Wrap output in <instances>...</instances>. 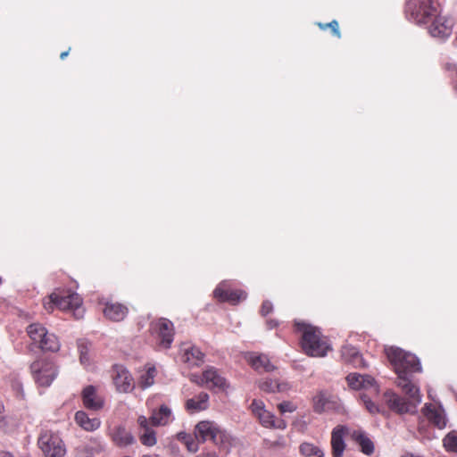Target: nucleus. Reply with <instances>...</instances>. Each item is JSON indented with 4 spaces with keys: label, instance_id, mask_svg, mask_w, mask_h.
Wrapping results in <instances>:
<instances>
[{
    "label": "nucleus",
    "instance_id": "obj_11",
    "mask_svg": "<svg viewBox=\"0 0 457 457\" xmlns=\"http://www.w3.org/2000/svg\"><path fill=\"white\" fill-rule=\"evenodd\" d=\"M345 379L348 386L353 390L372 389L374 392H378L376 381L370 375L353 372L348 374Z\"/></svg>",
    "mask_w": 457,
    "mask_h": 457
},
{
    "label": "nucleus",
    "instance_id": "obj_49",
    "mask_svg": "<svg viewBox=\"0 0 457 457\" xmlns=\"http://www.w3.org/2000/svg\"><path fill=\"white\" fill-rule=\"evenodd\" d=\"M69 54V50L62 52L60 55L61 59H64Z\"/></svg>",
    "mask_w": 457,
    "mask_h": 457
},
{
    "label": "nucleus",
    "instance_id": "obj_46",
    "mask_svg": "<svg viewBox=\"0 0 457 457\" xmlns=\"http://www.w3.org/2000/svg\"><path fill=\"white\" fill-rule=\"evenodd\" d=\"M447 69L449 71H452L454 73L455 79H456V87H457V65L456 64H449L447 66Z\"/></svg>",
    "mask_w": 457,
    "mask_h": 457
},
{
    "label": "nucleus",
    "instance_id": "obj_27",
    "mask_svg": "<svg viewBox=\"0 0 457 457\" xmlns=\"http://www.w3.org/2000/svg\"><path fill=\"white\" fill-rule=\"evenodd\" d=\"M352 438L359 445L361 452L366 455H370L374 452L373 442L361 430H354L352 433Z\"/></svg>",
    "mask_w": 457,
    "mask_h": 457
},
{
    "label": "nucleus",
    "instance_id": "obj_20",
    "mask_svg": "<svg viewBox=\"0 0 457 457\" xmlns=\"http://www.w3.org/2000/svg\"><path fill=\"white\" fill-rule=\"evenodd\" d=\"M204 358V353L199 348L187 344L181 346V360L189 366H198Z\"/></svg>",
    "mask_w": 457,
    "mask_h": 457
},
{
    "label": "nucleus",
    "instance_id": "obj_39",
    "mask_svg": "<svg viewBox=\"0 0 457 457\" xmlns=\"http://www.w3.org/2000/svg\"><path fill=\"white\" fill-rule=\"evenodd\" d=\"M319 26L322 29H325L327 28H331L334 35L337 36V37H340V31H339V29H338V23H337V21L336 20L330 21L329 23H326V24L319 23Z\"/></svg>",
    "mask_w": 457,
    "mask_h": 457
},
{
    "label": "nucleus",
    "instance_id": "obj_18",
    "mask_svg": "<svg viewBox=\"0 0 457 457\" xmlns=\"http://www.w3.org/2000/svg\"><path fill=\"white\" fill-rule=\"evenodd\" d=\"M173 420L172 411L165 404L161 405L159 409H154L150 416L151 424L155 427L167 426Z\"/></svg>",
    "mask_w": 457,
    "mask_h": 457
},
{
    "label": "nucleus",
    "instance_id": "obj_3",
    "mask_svg": "<svg viewBox=\"0 0 457 457\" xmlns=\"http://www.w3.org/2000/svg\"><path fill=\"white\" fill-rule=\"evenodd\" d=\"M43 304L48 312H52L56 307L62 311L73 310L77 318H80L83 315L81 308L82 299L77 293L55 290L47 299L44 300Z\"/></svg>",
    "mask_w": 457,
    "mask_h": 457
},
{
    "label": "nucleus",
    "instance_id": "obj_37",
    "mask_svg": "<svg viewBox=\"0 0 457 457\" xmlns=\"http://www.w3.org/2000/svg\"><path fill=\"white\" fill-rule=\"evenodd\" d=\"M252 412L255 417L258 416V413H262V411H265V405L262 401L253 400L250 406Z\"/></svg>",
    "mask_w": 457,
    "mask_h": 457
},
{
    "label": "nucleus",
    "instance_id": "obj_45",
    "mask_svg": "<svg viewBox=\"0 0 457 457\" xmlns=\"http://www.w3.org/2000/svg\"><path fill=\"white\" fill-rule=\"evenodd\" d=\"M196 457H219V456L214 452H206V453H202L201 454H199Z\"/></svg>",
    "mask_w": 457,
    "mask_h": 457
},
{
    "label": "nucleus",
    "instance_id": "obj_8",
    "mask_svg": "<svg viewBox=\"0 0 457 457\" xmlns=\"http://www.w3.org/2000/svg\"><path fill=\"white\" fill-rule=\"evenodd\" d=\"M112 379L119 393L128 394L135 388L134 379L130 372L121 365L114 366Z\"/></svg>",
    "mask_w": 457,
    "mask_h": 457
},
{
    "label": "nucleus",
    "instance_id": "obj_47",
    "mask_svg": "<svg viewBox=\"0 0 457 457\" xmlns=\"http://www.w3.org/2000/svg\"><path fill=\"white\" fill-rule=\"evenodd\" d=\"M267 324H268L269 328L271 329V328H274L278 325V322L273 320H270L267 321Z\"/></svg>",
    "mask_w": 457,
    "mask_h": 457
},
{
    "label": "nucleus",
    "instance_id": "obj_4",
    "mask_svg": "<svg viewBox=\"0 0 457 457\" xmlns=\"http://www.w3.org/2000/svg\"><path fill=\"white\" fill-rule=\"evenodd\" d=\"M439 9V4L432 0H408L405 14L410 21L421 26L428 24L429 19L436 15Z\"/></svg>",
    "mask_w": 457,
    "mask_h": 457
},
{
    "label": "nucleus",
    "instance_id": "obj_30",
    "mask_svg": "<svg viewBox=\"0 0 457 457\" xmlns=\"http://www.w3.org/2000/svg\"><path fill=\"white\" fill-rule=\"evenodd\" d=\"M313 410L317 413L324 412L329 404V395L326 391H320L312 399Z\"/></svg>",
    "mask_w": 457,
    "mask_h": 457
},
{
    "label": "nucleus",
    "instance_id": "obj_1",
    "mask_svg": "<svg viewBox=\"0 0 457 457\" xmlns=\"http://www.w3.org/2000/svg\"><path fill=\"white\" fill-rule=\"evenodd\" d=\"M385 353L397 374L396 385L405 395L402 396L393 391L386 392L384 399L386 405L392 411L401 415L417 413L422 395L412 376L422 371L420 360L399 347L387 346Z\"/></svg>",
    "mask_w": 457,
    "mask_h": 457
},
{
    "label": "nucleus",
    "instance_id": "obj_21",
    "mask_svg": "<svg viewBox=\"0 0 457 457\" xmlns=\"http://www.w3.org/2000/svg\"><path fill=\"white\" fill-rule=\"evenodd\" d=\"M247 360L251 366L259 372H271L276 370L265 354L250 353Z\"/></svg>",
    "mask_w": 457,
    "mask_h": 457
},
{
    "label": "nucleus",
    "instance_id": "obj_17",
    "mask_svg": "<svg viewBox=\"0 0 457 457\" xmlns=\"http://www.w3.org/2000/svg\"><path fill=\"white\" fill-rule=\"evenodd\" d=\"M258 387L265 393H284L291 389L287 381L279 382L277 379L265 378L258 381Z\"/></svg>",
    "mask_w": 457,
    "mask_h": 457
},
{
    "label": "nucleus",
    "instance_id": "obj_16",
    "mask_svg": "<svg viewBox=\"0 0 457 457\" xmlns=\"http://www.w3.org/2000/svg\"><path fill=\"white\" fill-rule=\"evenodd\" d=\"M112 442L119 447H125L135 443V437L126 428L119 425L109 430Z\"/></svg>",
    "mask_w": 457,
    "mask_h": 457
},
{
    "label": "nucleus",
    "instance_id": "obj_44",
    "mask_svg": "<svg viewBox=\"0 0 457 457\" xmlns=\"http://www.w3.org/2000/svg\"><path fill=\"white\" fill-rule=\"evenodd\" d=\"M5 411L3 403L0 401V428H4L6 425L5 421Z\"/></svg>",
    "mask_w": 457,
    "mask_h": 457
},
{
    "label": "nucleus",
    "instance_id": "obj_26",
    "mask_svg": "<svg viewBox=\"0 0 457 457\" xmlns=\"http://www.w3.org/2000/svg\"><path fill=\"white\" fill-rule=\"evenodd\" d=\"M35 344L38 345L39 348L43 351L56 352L60 349V342L57 337L47 330L46 331V336L42 335Z\"/></svg>",
    "mask_w": 457,
    "mask_h": 457
},
{
    "label": "nucleus",
    "instance_id": "obj_9",
    "mask_svg": "<svg viewBox=\"0 0 457 457\" xmlns=\"http://www.w3.org/2000/svg\"><path fill=\"white\" fill-rule=\"evenodd\" d=\"M220 433L219 426L210 420L200 421L195 428V437L198 438L199 442L203 443L211 440L214 444H218V437Z\"/></svg>",
    "mask_w": 457,
    "mask_h": 457
},
{
    "label": "nucleus",
    "instance_id": "obj_29",
    "mask_svg": "<svg viewBox=\"0 0 457 457\" xmlns=\"http://www.w3.org/2000/svg\"><path fill=\"white\" fill-rule=\"evenodd\" d=\"M177 439L183 443L190 453H195L199 450V440L195 437V435L193 436L181 431L177 434Z\"/></svg>",
    "mask_w": 457,
    "mask_h": 457
},
{
    "label": "nucleus",
    "instance_id": "obj_35",
    "mask_svg": "<svg viewBox=\"0 0 457 457\" xmlns=\"http://www.w3.org/2000/svg\"><path fill=\"white\" fill-rule=\"evenodd\" d=\"M443 443L447 451L457 453V431L449 432L445 436Z\"/></svg>",
    "mask_w": 457,
    "mask_h": 457
},
{
    "label": "nucleus",
    "instance_id": "obj_50",
    "mask_svg": "<svg viewBox=\"0 0 457 457\" xmlns=\"http://www.w3.org/2000/svg\"><path fill=\"white\" fill-rule=\"evenodd\" d=\"M142 457H160V456L157 454H145V455H143Z\"/></svg>",
    "mask_w": 457,
    "mask_h": 457
},
{
    "label": "nucleus",
    "instance_id": "obj_42",
    "mask_svg": "<svg viewBox=\"0 0 457 457\" xmlns=\"http://www.w3.org/2000/svg\"><path fill=\"white\" fill-rule=\"evenodd\" d=\"M137 423H138V426L140 427V428L143 429V430H145L146 428H151V427H150V424H151L150 418L147 419L144 415H141V416L138 417Z\"/></svg>",
    "mask_w": 457,
    "mask_h": 457
},
{
    "label": "nucleus",
    "instance_id": "obj_12",
    "mask_svg": "<svg viewBox=\"0 0 457 457\" xmlns=\"http://www.w3.org/2000/svg\"><path fill=\"white\" fill-rule=\"evenodd\" d=\"M154 330L157 333L159 344L163 348H170L173 341V324L166 319L159 320L154 325Z\"/></svg>",
    "mask_w": 457,
    "mask_h": 457
},
{
    "label": "nucleus",
    "instance_id": "obj_22",
    "mask_svg": "<svg viewBox=\"0 0 457 457\" xmlns=\"http://www.w3.org/2000/svg\"><path fill=\"white\" fill-rule=\"evenodd\" d=\"M128 313V308L120 303H107L104 309V316L112 320H122Z\"/></svg>",
    "mask_w": 457,
    "mask_h": 457
},
{
    "label": "nucleus",
    "instance_id": "obj_40",
    "mask_svg": "<svg viewBox=\"0 0 457 457\" xmlns=\"http://www.w3.org/2000/svg\"><path fill=\"white\" fill-rule=\"evenodd\" d=\"M12 388L16 393L17 396L24 397L23 385L19 379L15 378L12 381Z\"/></svg>",
    "mask_w": 457,
    "mask_h": 457
},
{
    "label": "nucleus",
    "instance_id": "obj_25",
    "mask_svg": "<svg viewBox=\"0 0 457 457\" xmlns=\"http://www.w3.org/2000/svg\"><path fill=\"white\" fill-rule=\"evenodd\" d=\"M75 420L80 428L87 431H95L101 425V420L98 418H89L83 411L76 412Z\"/></svg>",
    "mask_w": 457,
    "mask_h": 457
},
{
    "label": "nucleus",
    "instance_id": "obj_2",
    "mask_svg": "<svg viewBox=\"0 0 457 457\" xmlns=\"http://www.w3.org/2000/svg\"><path fill=\"white\" fill-rule=\"evenodd\" d=\"M296 328L302 333L301 345L303 352L312 357H324L329 350V345L322 337L320 331L304 323H295Z\"/></svg>",
    "mask_w": 457,
    "mask_h": 457
},
{
    "label": "nucleus",
    "instance_id": "obj_48",
    "mask_svg": "<svg viewBox=\"0 0 457 457\" xmlns=\"http://www.w3.org/2000/svg\"><path fill=\"white\" fill-rule=\"evenodd\" d=\"M0 457H13V455L11 453L8 452H1Z\"/></svg>",
    "mask_w": 457,
    "mask_h": 457
},
{
    "label": "nucleus",
    "instance_id": "obj_31",
    "mask_svg": "<svg viewBox=\"0 0 457 457\" xmlns=\"http://www.w3.org/2000/svg\"><path fill=\"white\" fill-rule=\"evenodd\" d=\"M299 452L303 457H321L325 454L318 445L309 442H303L299 446Z\"/></svg>",
    "mask_w": 457,
    "mask_h": 457
},
{
    "label": "nucleus",
    "instance_id": "obj_24",
    "mask_svg": "<svg viewBox=\"0 0 457 457\" xmlns=\"http://www.w3.org/2000/svg\"><path fill=\"white\" fill-rule=\"evenodd\" d=\"M341 355L345 362L352 364L353 367L365 366L361 355L354 346H344L341 350Z\"/></svg>",
    "mask_w": 457,
    "mask_h": 457
},
{
    "label": "nucleus",
    "instance_id": "obj_32",
    "mask_svg": "<svg viewBox=\"0 0 457 457\" xmlns=\"http://www.w3.org/2000/svg\"><path fill=\"white\" fill-rule=\"evenodd\" d=\"M156 375V369L150 367L147 370L141 375L138 385L142 389H146L152 386L154 383V378Z\"/></svg>",
    "mask_w": 457,
    "mask_h": 457
},
{
    "label": "nucleus",
    "instance_id": "obj_52",
    "mask_svg": "<svg viewBox=\"0 0 457 457\" xmlns=\"http://www.w3.org/2000/svg\"><path fill=\"white\" fill-rule=\"evenodd\" d=\"M428 395H429V396H431V392H430V390H428Z\"/></svg>",
    "mask_w": 457,
    "mask_h": 457
},
{
    "label": "nucleus",
    "instance_id": "obj_51",
    "mask_svg": "<svg viewBox=\"0 0 457 457\" xmlns=\"http://www.w3.org/2000/svg\"><path fill=\"white\" fill-rule=\"evenodd\" d=\"M403 457H420V456H417L412 453H406Z\"/></svg>",
    "mask_w": 457,
    "mask_h": 457
},
{
    "label": "nucleus",
    "instance_id": "obj_7",
    "mask_svg": "<svg viewBox=\"0 0 457 457\" xmlns=\"http://www.w3.org/2000/svg\"><path fill=\"white\" fill-rule=\"evenodd\" d=\"M427 29L431 37L438 39L449 37L453 31V22L451 19L441 14V8L429 19Z\"/></svg>",
    "mask_w": 457,
    "mask_h": 457
},
{
    "label": "nucleus",
    "instance_id": "obj_10",
    "mask_svg": "<svg viewBox=\"0 0 457 457\" xmlns=\"http://www.w3.org/2000/svg\"><path fill=\"white\" fill-rule=\"evenodd\" d=\"M213 295L220 302H228L232 304H237L246 297V294L242 290H228L226 281L217 286L213 291Z\"/></svg>",
    "mask_w": 457,
    "mask_h": 457
},
{
    "label": "nucleus",
    "instance_id": "obj_15",
    "mask_svg": "<svg viewBox=\"0 0 457 457\" xmlns=\"http://www.w3.org/2000/svg\"><path fill=\"white\" fill-rule=\"evenodd\" d=\"M82 401L84 406L92 411H99L104 407V399L96 393L94 386H87L82 391Z\"/></svg>",
    "mask_w": 457,
    "mask_h": 457
},
{
    "label": "nucleus",
    "instance_id": "obj_53",
    "mask_svg": "<svg viewBox=\"0 0 457 457\" xmlns=\"http://www.w3.org/2000/svg\"><path fill=\"white\" fill-rule=\"evenodd\" d=\"M321 457H325V454H324V455H322Z\"/></svg>",
    "mask_w": 457,
    "mask_h": 457
},
{
    "label": "nucleus",
    "instance_id": "obj_34",
    "mask_svg": "<svg viewBox=\"0 0 457 457\" xmlns=\"http://www.w3.org/2000/svg\"><path fill=\"white\" fill-rule=\"evenodd\" d=\"M140 442L145 446H154L156 442V433L151 428H146L139 436Z\"/></svg>",
    "mask_w": 457,
    "mask_h": 457
},
{
    "label": "nucleus",
    "instance_id": "obj_19",
    "mask_svg": "<svg viewBox=\"0 0 457 457\" xmlns=\"http://www.w3.org/2000/svg\"><path fill=\"white\" fill-rule=\"evenodd\" d=\"M347 428L344 426L336 427L331 434V446L332 454L334 457H342L345 444L344 441V436L345 435Z\"/></svg>",
    "mask_w": 457,
    "mask_h": 457
},
{
    "label": "nucleus",
    "instance_id": "obj_36",
    "mask_svg": "<svg viewBox=\"0 0 457 457\" xmlns=\"http://www.w3.org/2000/svg\"><path fill=\"white\" fill-rule=\"evenodd\" d=\"M360 399L361 401V403L364 404L365 408L367 409V411L371 413V414H375V413H378L379 411V408L378 406L374 403L368 395H366L365 394H362L360 395Z\"/></svg>",
    "mask_w": 457,
    "mask_h": 457
},
{
    "label": "nucleus",
    "instance_id": "obj_33",
    "mask_svg": "<svg viewBox=\"0 0 457 457\" xmlns=\"http://www.w3.org/2000/svg\"><path fill=\"white\" fill-rule=\"evenodd\" d=\"M47 329L39 323H32L28 326L27 333L30 339L35 343L38 341L39 337L43 335L46 336V331Z\"/></svg>",
    "mask_w": 457,
    "mask_h": 457
},
{
    "label": "nucleus",
    "instance_id": "obj_41",
    "mask_svg": "<svg viewBox=\"0 0 457 457\" xmlns=\"http://www.w3.org/2000/svg\"><path fill=\"white\" fill-rule=\"evenodd\" d=\"M79 354H80V362L84 366H87L89 364V357L87 355V348L84 345H79Z\"/></svg>",
    "mask_w": 457,
    "mask_h": 457
},
{
    "label": "nucleus",
    "instance_id": "obj_23",
    "mask_svg": "<svg viewBox=\"0 0 457 457\" xmlns=\"http://www.w3.org/2000/svg\"><path fill=\"white\" fill-rule=\"evenodd\" d=\"M209 405V395L205 392H201L194 398H190L186 402V409L189 412H197L204 411Z\"/></svg>",
    "mask_w": 457,
    "mask_h": 457
},
{
    "label": "nucleus",
    "instance_id": "obj_14",
    "mask_svg": "<svg viewBox=\"0 0 457 457\" xmlns=\"http://www.w3.org/2000/svg\"><path fill=\"white\" fill-rule=\"evenodd\" d=\"M422 411L427 419L436 428L439 429L445 428L447 420L442 406L436 407L431 403H426Z\"/></svg>",
    "mask_w": 457,
    "mask_h": 457
},
{
    "label": "nucleus",
    "instance_id": "obj_5",
    "mask_svg": "<svg viewBox=\"0 0 457 457\" xmlns=\"http://www.w3.org/2000/svg\"><path fill=\"white\" fill-rule=\"evenodd\" d=\"M35 382L40 386H49L58 375L55 364L46 359L37 360L30 365Z\"/></svg>",
    "mask_w": 457,
    "mask_h": 457
},
{
    "label": "nucleus",
    "instance_id": "obj_28",
    "mask_svg": "<svg viewBox=\"0 0 457 457\" xmlns=\"http://www.w3.org/2000/svg\"><path fill=\"white\" fill-rule=\"evenodd\" d=\"M257 418L265 428H277L281 429L286 428L285 421L281 420H276L274 415L267 410L262 411V413H258Z\"/></svg>",
    "mask_w": 457,
    "mask_h": 457
},
{
    "label": "nucleus",
    "instance_id": "obj_43",
    "mask_svg": "<svg viewBox=\"0 0 457 457\" xmlns=\"http://www.w3.org/2000/svg\"><path fill=\"white\" fill-rule=\"evenodd\" d=\"M272 308H273L272 303L269 301H265V302H263V303L262 305L261 312L262 315L265 316L272 311Z\"/></svg>",
    "mask_w": 457,
    "mask_h": 457
},
{
    "label": "nucleus",
    "instance_id": "obj_6",
    "mask_svg": "<svg viewBox=\"0 0 457 457\" xmlns=\"http://www.w3.org/2000/svg\"><path fill=\"white\" fill-rule=\"evenodd\" d=\"M38 445L46 457H63L66 453L59 435L51 430L41 432L38 438Z\"/></svg>",
    "mask_w": 457,
    "mask_h": 457
},
{
    "label": "nucleus",
    "instance_id": "obj_13",
    "mask_svg": "<svg viewBox=\"0 0 457 457\" xmlns=\"http://www.w3.org/2000/svg\"><path fill=\"white\" fill-rule=\"evenodd\" d=\"M202 382L208 388L215 387L220 390L228 388V383L226 378L213 367H209L203 372Z\"/></svg>",
    "mask_w": 457,
    "mask_h": 457
},
{
    "label": "nucleus",
    "instance_id": "obj_38",
    "mask_svg": "<svg viewBox=\"0 0 457 457\" xmlns=\"http://www.w3.org/2000/svg\"><path fill=\"white\" fill-rule=\"evenodd\" d=\"M278 409L281 413L293 412L296 410V406L292 402L285 401L278 404Z\"/></svg>",
    "mask_w": 457,
    "mask_h": 457
}]
</instances>
